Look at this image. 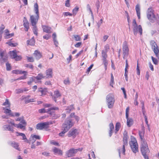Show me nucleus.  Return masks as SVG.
Instances as JSON below:
<instances>
[{
    "label": "nucleus",
    "mask_w": 159,
    "mask_h": 159,
    "mask_svg": "<svg viewBox=\"0 0 159 159\" xmlns=\"http://www.w3.org/2000/svg\"><path fill=\"white\" fill-rule=\"evenodd\" d=\"M45 77V76H44L42 73H40L36 77H35V79H36L38 80H39L44 78Z\"/></svg>",
    "instance_id": "28"
},
{
    "label": "nucleus",
    "mask_w": 159,
    "mask_h": 159,
    "mask_svg": "<svg viewBox=\"0 0 159 159\" xmlns=\"http://www.w3.org/2000/svg\"><path fill=\"white\" fill-rule=\"evenodd\" d=\"M152 49H153L155 48H157L158 47L157 44L155 42H154V43H153L152 44Z\"/></svg>",
    "instance_id": "64"
},
{
    "label": "nucleus",
    "mask_w": 159,
    "mask_h": 159,
    "mask_svg": "<svg viewBox=\"0 0 159 159\" xmlns=\"http://www.w3.org/2000/svg\"><path fill=\"white\" fill-rule=\"evenodd\" d=\"M14 35V33L7 34L5 36L4 38L6 39H8L13 36Z\"/></svg>",
    "instance_id": "46"
},
{
    "label": "nucleus",
    "mask_w": 159,
    "mask_h": 159,
    "mask_svg": "<svg viewBox=\"0 0 159 159\" xmlns=\"http://www.w3.org/2000/svg\"><path fill=\"white\" fill-rule=\"evenodd\" d=\"M132 28L134 35H136L139 32L140 35L142 34V29L140 25H138L136 20L134 19L132 23Z\"/></svg>",
    "instance_id": "6"
},
{
    "label": "nucleus",
    "mask_w": 159,
    "mask_h": 159,
    "mask_svg": "<svg viewBox=\"0 0 159 159\" xmlns=\"http://www.w3.org/2000/svg\"><path fill=\"white\" fill-rule=\"evenodd\" d=\"M35 77H33L30 78L29 81H28V84L30 85L35 80Z\"/></svg>",
    "instance_id": "40"
},
{
    "label": "nucleus",
    "mask_w": 159,
    "mask_h": 159,
    "mask_svg": "<svg viewBox=\"0 0 159 159\" xmlns=\"http://www.w3.org/2000/svg\"><path fill=\"white\" fill-rule=\"evenodd\" d=\"M127 119V125L128 126L130 127L133 124V120L131 118H128Z\"/></svg>",
    "instance_id": "31"
},
{
    "label": "nucleus",
    "mask_w": 159,
    "mask_h": 159,
    "mask_svg": "<svg viewBox=\"0 0 159 159\" xmlns=\"http://www.w3.org/2000/svg\"><path fill=\"white\" fill-rule=\"evenodd\" d=\"M123 139V144L122 145V151L123 153H124L125 151V147L127 146L128 143V136L126 131H125L124 132Z\"/></svg>",
    "instance_id": "11"
},
{
    "label": "nucleus",
    "mask_w": 159,
    "mask_h": 159,
    "mask_svg": "<svg viewBox=\"0 0 159 159\" xmlns=\"http://www.w3.org/2000/svg\"><path fill=\"white\" fill-rule=\"evenodd\" d=\"M3 128L5 130H8L9 131H10L12 132H14V130L13 128H11V126L10 125H5L3 126Z\"/></svg>",
    "instance_id": "23"
},
{
    "label": "nucleus",
    "mask_w": 159,
    "mask_h": 159,
    "mask_svg": "<svg viewBox=\"0 0 159 159\" xmlns=\"http://www.w3.org/2000/svg\"><path fill=\"white\" fill-rule=\"evenodd\" d=\"M75 40L76 41H80L81 40V38L80 37V36L78 35H74Z\"/></svg>",
    "instance_id": "43"
},
{
    "label": "nucleus",
    "mask_w": 159,
    "mask_h": 159,
    "mask_svg": "<svg viewBox=\"0 0 159 159\" xmlns=\"http://www.w3.org/2000/svg\"><path fill=\"white\" fill-rule=\"evenodd\" d=\"M34 11L36 15L35 16L34 15L30 16V20L32 25L34 26L36 25L39 18V7L37 3H36L34 4Z\"/></svg>",
    "instance_id": "3"
},
{
    "label": "nucleus",
    "mask_w": 159,
    "mask_h": 159,
    "mask_svg": "<svg viewBox=\"0 0 159 159\" xmlns=\"http://www.w3.org/2000/svg\"><path fill=\"white\" fill-rule=\"evenodd\" d=\"M93 64H91L90 66L88 68L87 70V73H89L90 70H91V69L93 67Z\"/></svg>",
    "instance_id": "61"
},
{
    "label": "nucleus",
    "mask_w": 159,
    "mask_h": 159,
    "mask_svg": "<svg viewBox=\"0 0 159 159\" xmlns=\"http://www.w3.org/2000/svg\"><path fill=\"white\" fill-rule=\"evenodd\" d=\"M10 144L11 146H12V147L14 148H15L16 150H17L18 151H20V148L18 147H19L18 144L17 143H16L14 142H13L11 143Z\"/></svg>",
    "instance_id": "24"
},
{
    "label": "nucleus",
    "mask_w": 159,
    "mask_h": 159,
    "mask_svg": "<svg viewBox=\"0 0 159 159\" xmlns=\"http://www.w3.org/2000/svg\"><path fill=\"white\" fill-rule=\"evenodd\" d=\"M135 9L137 13L138 18L139 19L140 18V8L139 5H137L135 7Z\"/></svg>",
    "instance_id": "25"
},
{
    "label": "nucleus",
    "mask_w": 159,
    "mask_h": 159,
    "mask_svg": "<svg viewBox=\"0 0 159 159\" xmlns=\"http://www.w3.org/2000/svg\"><path fill=\"white\" fill-rule=\"evenodd\" d=\"M145 134V129L143 127L142 128L141 131L139 132V135L140 139H141V142L145 141L144 139V135Z\"/></svg>",
    "instance_id": "13"
},
{
    "label": "nucleus",
    "mask_w": 159,
    "mask_h": 159,
    "mask_svg": "<svg viewBox=\"0 0 159 159\" xmlns=\"http://www.w3.org/2000/svg\"><path fill=\"white\" fill-rule=\"evenodd\" d=\"M31 137L33 138H34V139H40V137L39 136L37 135H31Z\"/></svg>",
    "instance_id": "51"
},
{
    "label": "nucleus",
    "mask_w": 159,
    "mask_h": 159,
    "mask_svg": "<svg viewBox=\"0 0 159 159\" xmlns=\"http://www.w3.org/2000/svg\"><path fill=\"white\" fill-rule=\"evenodd\" d=\"M51 124V122H50L39 123L36 125V128L37 129L39 130H42L43 129H47L48 128L49 125Z\"/></svg>",
    "instance_id": "10"
},
{
    "label": "nucleus",
    "mask_w": 159,
    "mask_h": 159,
    "mask_svg": "<svg viewBox=\"0 0 159 159\" xmlns=\"http://www.w3.org/2000/svg\"><path fill=\"white\" fill-rule=\"evenodd\" d=\"M121 89L122 90L124 94V98H126V91L125 90V89L124 88H121Z\"/></svg>",
    "instance_id": "57"
},
{
    "label": "nucleus",
    "mask_w": 159,
    "mask_h": 159,
    "mask_svg": "<svg viewBox=\"0 0 159 159\" xmlns=\"http://www.w3.org/2000/svg\"><path fill=\"white\" fill-rule=\"evenodd\" d=\"M129 110V107H127L126 109V118H128V112Z\"/></svg>",
    "instance_id": "58"
},
{
    "label": "nucleus",
    "mask_w": 159,
    "mask_h": 159,
    "mask_svg": "<svg viewBox=\"0 0 159 159\" xmlns=\"http://www.w3.org/2000/svg\"><path fill=\"white\" fill-rule=\"evenodd\" d=\"M16 52V50L10 51V54L11 57V58L15 59L16 61H19L21 59V57L20 56L17 55Z\"/></svg>",
    "instance_id": "12"
},
{
    "label": "nucleus",
    "mask_w": 159,
    "mask_h": 159,
    "mask_svg": "<svg viewBox=\"0 0 159 159\" xmlns=\"http://www.w3.org/2000/svg\"><path fill=\"white\" fill-rule=\"evenodd\" d=\"M58 108L56 107H52L50 109H49L48 111V113L50 114L52 116V117L53 118H56L54 116V115L55 114H54V111H52L51 110H58Z\"/></svg>",
    "instance_id": "16"
},
{
    "label": "nucleus",
    "mask_w": 159,
    "mask_h": 159,
    "mask_svg": "<svg viewBox=\"0 0 159 159\" xmlns=\"http://www.w3.org/2000/svg\"><path fill=\"white\" fill-rule=\"evenodd\" d=\"M24 24L23 25L24 27L25 28V30L26 31H28V30L29 28V23L28 21L26 19L25 17H24V20H23Z\"/></svg>",
    "instance_id": "19"
},
{
    "label": "nucleus",
    "mask_w": 159,
    "mask_h": 159,
    "mask_svg": "<svg viewBox=\"0 0 159 159\" xmlns=\"http://www.w3.org/2000/svg\"><path fill=\"white\" fill-rule=\"evenodd\" d=\"M82 150V148L77 149L71 148L66 152V155L68 157H71L74 156L78 151H81Z\"/></svg>",
    "instance_id": "9"
},
{
    "label": "nucleus",
    "mask_w": 159,
    "mask_h": 159,
    "mask_svg": "<svg viewBox=\"0 0 159 159\" xmlns=\"http://www.w3.org/2000/svg\"><path fill=\"white\" fill-rule=\"evenodd\" d=\"M3 109L4 110V112L6 114H9V115L10 116V114L12 113L11 110L5 108H3Z\"/></svg>",
    "instance_id": "35"
},
{
    "label": "nucleus",
    "mask_w": 159,
    "mask_h": 159,
    "mask_svg": "<svg viewBox=\"0 0 159 159\" xmlns=\"http://www.w3.org/2000/svg\"><path fill=\"white\" fill-rule=\"evenodd\" d=\"M109 45L108 44H106L104 47V50L103 51H105V52H107L109 49Z\"/></svg>",
    "instance_id": "54"
},
{
    "label": "nucleus",
    "mask_w": 159,
    "mask_h": 159,
    "mask_svg": "<svg viewBox=\"0 0 159 159\" xmlns=\"http://www.w3.org/2000/svg\"><path fill=\"white\" fill-rule=\"evenodd\" d=\"M120 124L119 122H117L116 123L115 126V132L116 134L118 131L120 129Z\"/></svg>",
    "instance_id": "30"
},
{
    "label": "nucleus",
    "mask_w": 159,
    "mask_h": 159,
    "mask_svg": "<svg viewBox=\"0 0 159 159\" xmlns=\"http://www.w3.org/2000/svg\"><path fill=\"white\" fill-rule=\"evenodd\" d=\"M103 20L102 19L100 20L97 23V26L98 28H99L100 27L101 25V24L102 23Z\"/></svg>",
    "instance_id": "52"
},
{
    "label": "nucleus",
    "mask_w": 159,
    "mask_h": 159,
    "mask_svg": "<svg viewBox=\"0 0 159 159\" xmlns=\"http://www.w3.org/2000/svg\"><path fill=\"white\" fill-rule=\"evenodd\" d=\"M50 143L52 144H53V145L57 146H59V144L58 143L56 142V141L54 140H52L50 142Z\"/></svg>",
    "instance_id": "44"
},
{
    "label": "nucleus",
    "mask_w": 159,
    "mask_h": 159,
    "mask_svg": "<svg viewBox=\"0 0 159 159\" xmlns=\"http://www.w3.org/2000/svg\"><path fill=\"white\" fill-rule=\"evenodd\" d=\"M6 55V52L5 51H2V50L0 49V56L1 57H3Z\"/></svg>",
    "instance_id": "45"
},
{
    "label": "nucleus",
    "mask_w": 159,
    "mask_h": 159,
    "mask_svg": "<svg viewBox=\"0 0 159 159\" xmlns=\"http://www.w3.org/2000/svg\"><path fill=\"white\" fill-rule=\"evenodd\" d=\"M27 59L28 61L33 62L34 61V59L32 57H27Z\"/></svg>",
    "instance_id": "55"
},
{
    "label": "nucleus",
    "mask_w": 159,
    "mask_h": 159,
    "mask_svg": "<svg viewBox=\"0 0 159 159\" xmlns=\"http://www.w3.org/2000/svg\"><path fill=\"white\" fill-rule=\"evenodd\" d=\"M74 108L73 105H71L69 107H68V109L69 110V111H67V113H69L71 111L74 110Z\"/></svg>",
    "instance_id": "42"
},
{
    "label": "nucleus",
    "mask_w": 159,
    "mask_h": 159,
    "mask_svg": "<svg viewBox=\"0 0 159 159\" xmlns=\"http://www.w3.org/2000/svg\"><path fill=\"white\" fill-rule=\"evenodd\" d=\"M21 124H22L23 125H24L25 126H26V123L24 119V117H23L22 118V120L20 121V123Z\"/></svg>",
    "instance_id": "53"
},
{
    "label": "nucleus",
    "mask_w": 159,
    "mask_h": 159,
    "mask_svg": "<svg viewBox=\"0 0 159 159\" xmlns=\"http://www.w3.org/2000/svg\"><path fill=\"white\" fill-rule=\"evenodd\" d=\"M106 101L109 108H112L115 102L114 97L113 95L111 94H109L106 97Z\"/></svg>",
    "instance_id": "7"
},
{
    "label": "nucleus",
    "mask_w": 159,
    "mask_h": 159,
    "mask_svg": "<svg viewBox=\"0 0 159 159\" xmlns=\"http://www.w3.org/2000/svg\"><path fill=\"white\" fill-rule=\"evenodd\" d=\"M63 14L65 16H71L72 14L70 13L69 12H65L63 13Z\"/></svg>",
    "instance_id": "60"
},
{
    "label": "nucleus",
    "mask_w": 159,
    "mask_h": 159,
    "mask_svg": "<svg viewBox=\"0 0 159 159\" xmlns=\"http://www.w3.org/2000/svg\"><path fill=\"white\" fill-rule=\"evenodd\" d=\"M42 28L44 32L47 33H50L51 32V28L47 25H43Z\"/></svg>",
    "instance_id": "22"
},
{
    "label": "nucleus",
    "mask_w": 159,
    "mask_h": 159,
    "mask_svg": "<svg viewBox=\"0 0 159 159\" xmlns=\"http://www.w3.org/2000/svg\"><path fill=\"white\" fill-rule=\"evenodd\" d=\"M35 40L34 38H32L30 40L27 41V44L30 45H34L35 44Z\"/></svg>",
    "instance_id": "29"
},
{
    "label": "nucleus",
    "mask_w": 159,
    "mask_h": 159,
    "mask_svg": "<svg viewBox=\"0 0 159 159\" xmlns=\"http://www.w3.org/2000/svg\"><path fill=\"white\" fill-rule=\"evenodd\" d=\"M20 115V114L18 112H15V113H12V112L10 114V116L14 117V116H16L18 117Z\"/></svg>",
    "instance_id": "38"
},
{
    "label": "nucleus",
    "mask_w": 159,
    "mask_h": 159,
    "mask_svg": "<svg viewBox=\"0 0 159 159\" xmlns=\"http://www.w3.org/2000/svg\"><path fill=\"white\" fill-rule=\"evenodd\" d=\"M34 56L37 60L39 59L42 56V55L40 52L35 50L34 53Z\"/></svg>",
    "instance_id": "21"
},
{
    "label": "nucleus",
    "mask_w": 159,
    "mask_h": 159,
    "mask_svg": "<svg viewBox=\"0 0 159 159\" xmlns=\"http://www.w3.org/2000/svg\"><path fill=\"white\" fill-rule=\"evenodd\" d=\"M26 126L23 125L20 123H19L18 124H16V127L17 128H20L21 129H25Z\"/></svg>",
    "instance_id": "34"
},
{
    "label": "nucleus",
    "mask_w": 159,
    "mask_h": 159,
    "mask_svg": "<svg viewBox=\"0 0 159 159\" xmlns=\"http://www.w3.org/2000/svg\"><path fill=\"white\" fill-rule=\"evenodd\" d=\"M152 61L153 63L157 65V64L158 61L156 59L154 58L152 56Z\"/></svg>",
    "instance_id": "50"
},
{
    "label": "nucleus",
    "mask_w": 159,
    "mask_h": 159,
    "mask_svg": "<svg viewBox=\"0 0 159 159\" xmlns=\"http://www.w3.org/2000/svg\"><path fill=\"white\" fill-rule=\"evenodd\" d=\"M64 83L65 84H70V81L68 79H66L64 80Z\"/></svg>",
    "instance_id": "63"
},
{
    "label": "nucleus",
    "mask_w": 159,
    "mask_h": 159,
    "mask_svg": "<svg viewBox=\"0 0 159 159\" xmlns=\"http://www.w3.org/2000/svg\"><path fill=\"white\" fill-rule=\"evenodd\" d=\"M61 96V94L58 90H56L54 92V96L53 97V98L55 102H56V98H58Z\"/></svg>",
    "instance_id": "20"
},
{
    "label": "nucleus",
    "mask_w": 159,
    "mask_h": 159,
    "mask_svg": "<svg viewBox=\"0 0 159 159\" xmlns=\"http://www.w3.org/2000/svg\"><path fill=\"white\" fill-rule=\"evenodd\" d=\"M34 102V99H25V103H28L30 102Z\"/></svg>",
    "instance_id": "47"
},
{
    "label": "nucleus",
    "mask_w": 159,
    "mask_h": 159,
    "mask_svg": "<svg viewBox=\"0 0 159 159\" xmlns=\"http://www.w3.org/2000/svg\"><path fill=\"white\" fill-rule=\"evenodd\" d=\"M27 91H28V89L25 88L22 89H20L16 90V93L18 94L22 93L23 92Z\"/></svg>",
    "instance_id": "27"
},
{
    "label": "nucleus",
    "mask_w": 159,
    "mask_h": 159,
    "mask_svg": "<svg viewBox=\"0 0 159 159\" xmlns=\"http://www.w3.org/2000/svg\"><path fill=\"white\" fill-rule=\"evenodd\" d=\"M5 29V26L3 25H2L0 27V33H2V34L3 30Z\"/></svg>",
    "instance_id": "62"
},
{
    "label": "nucleus",
    "mask_w": 159,
    "mask_h": 159,
    "mask_svg": "<svg viewBox=\"0 0 159 159\" xmlns=\"http://www.w3.org/2000/svg\"><path fill=\"white\" fill-rule=\"evenodd\" d=\"M147 17L152 22L157 21L158 23L159 22V14H155L153 10L151 7L149 8L147 11Z\"/></svg>",
    "instance_id": "1"
},
{
    "label": "nucleus",
    "mask_w": 159,
    "mask_h": 159,
    "mask_svg": "<svg viewBox=\"0 0 159 159\" xmlns=\"http://www.w3.org/2000/svg\"><path fill=\"white\" fill-rule=\"evenodd\" d=\"M131 140L129 143L133 152L136 153L138 152V145L135 138L133 136H131Z\"/></svg>",
    "instance_id": "5"
},
{
    "label": "nucleus",
    "mask_w": 159,
    "mask_h": 159,
    "mask_svg": "<svg viewBox=\"0 0 159 159\" xmlns=\"http://www.w3.org/2000/svg\"><path fill=\"white\" fill-rule=\"evenodd\" d=\"M6 69L7 70H10L11 69V66L10 64L7 62L6 63Z\"/></svg>",
    "instance_id": "49"
},
{
    "label": "nucleus",
    "mask_w": 159,
    "mask_h": 159,
    "mask_svg": "<svg viewBox=\"0 0 159 159\" xmlns=\"http://www.w3.org/2000/svg\"><path fill=\"white\" fill-rule=\"evenodd\" d=\"M2 105L3 106H6V107L10 108V103L8 100V99H6L5 102L3 103Z\"/></svg>",
    "instance_id": "32"
},
{
    "label": "nucleus",
    "mask_w": 159,
    "mask_h": 159,
    "mask_svg": "<svg viewBox=\"0 0 159 159\" xmlns=\"http://www.w3.org/2000/svg\"><path fill=\"white\" fill-rule=\"evenodd\" d=\"M33 26V27L32 29H33V33L34 34H35L36 36H37V34H38V32H37L38 29H37V26L36 25H35L34 26Z\"/></svg>",
    "instance_id": "36"
},
{
    "label": "nucleus",
    "mask_w": 159,
    "mask_h": 159,
    "mask_svg": "<svg viewBox=\"0 0 159 159\" xmlns=\"http://www.w3.org/2000/svg\"><path fill=\"white\" fill-rule=\"evenodd\" d=\"M141 151L145 159H149L147 153L150 152L147 143L146 141L141 142Z\"/></svg>",
    "instance_id": "4"
},
{
    "label": "nucleus",
    "mask_w": 159,
    "mask_h": 159,
    "mask_svg": "<svg viewBox=\"0 0 159 159\" xmlns=\"http://www.w3.org/2000/svg\"><path fill=\"white\" fill-rule=\"evenodd\" d=\"M123 58L125 59L126 58L129 54V49L128 45L127 42L125 41L123 44L122 46Z\"/></svg>",
    "instance_id": "8"
},
{
    "label": "nucleus",
    "mask_w": 159,
    "mask_h": 159,
    "mask_svg": "<svg viewBox=\"0 0 159 159\" xmlns=\"http://www.w3.org/2000/svg\"><path fill=\"white\" fill-rule=\"evenodd\" d=\"M7 55L3 56V57H0V61L2 63H3L6 61L7 60Z\"/></svg>",
    "instance_id": "33"
},
{
    "label": "nucleus",
    "mask_w": 159,
    "mask_h": 159,
    "mask_svg": "<svg viewBox=\"0 0 159 159\" xmlns=\"http://www.w3.org/2000/svg\"><path fill=\"white\" fill-rule=\"evenodd\" d=\"M25 66L26 67L30 68L31 69H33V66L31 64H26L25 65Z\"/></svg>",
    "instance_id": "59"
},
{
    "label": "nucleus",
    "mask_w": 159,
    "mask_h": 159,
    "mask_svg": "<svg viewBox=\"0 0 159 159\" xmlns=\"http://www.w3.org/2000/svg\"><path fill=\"white\" fill-rule=\"evenodd\" d=\"M102 61L104 65H108V62L107 58H102Z\"/></svg>",
    "instance_id": "56"
},
{
    "label": "nucleus",
    "mask_w": 159,
    "mask_h": 159,
    "mask_svg": "<svg viewBox=\"0 0 159 159\" xmlns=\"http://www.w3.org/2000/svg\"><path fill=\"white\" fill-rule=\"evenodd\" d=\"M12 73L13 74H24L25 73H27V71H22L21 70H15L12 71Z\"/></svg>",
    "instance_id": "26"
},
{
    "label": "nucleus",
    "mask_w": 159,
    "mask_h": 159,
    "mask_svg": "<svg viewBox=\"0 0 159 159\" xmlns=\"http://www.w3.org/2000/svg\"><path fill=\"white\" fill-rule=\"evenodd\" d=\"M118 151L119 152V154L120 157V154H122L123 155H125V153H123L122 151V147L121 148H119L118 149Z\"/></svg>",
    "instance_id": "41"
},
{
    "label": "nucleus",
    "mask_w": 159,
    "mask_h": 159,
    "mask_svg": "<svg viewBox=\"0 0 159 159\" xmlns=\"http://www.w3.org/2000/svg\"><path fill=\"white\" fill-rule=\"evenodd\" d=\"M52 150L53 152H54V154H59L62 155V152L60 149H58L55 147H54Z\"/></svg>",
    "instance_id": "17"
},
{
    "label": "nucleus",
    "mask_w": 159,
    "mask_h": 159,
    "mask_svg": "<svg viewBox=\"0 0 159 159\" xmlns=\"http://www.w3.org/2000/svg\"><path fill=\"white\" fill-rule=\"evenodd\" d=\"M45 74L47 78H52V69L50 68L47 69L46 70Z\"/></svg>",
    "instance_id": "15"
},
{
    "label": "nucleus",
    "mask_w": 159,
    "mask_h": 159,
    "mask_svg": "<svg viewBox=\"0 0 159 159\" xmlns=\"http://www.w3.org/2000/svg\"><path fill=\"white\" fill-rule=\"evenodd\" d=\"M27 73H25L24 74V75L23 76H21L19 78H18L17 79H16V80H24L26 78V76L27 75Z\"/></svg>",
    "instance_id": "39"
},
{
    "label": "nucleus",
    "mask_w": 159,
    "mask_h": 159,
    "mask_svg": "<svg viewBox=\"0 0 159 159\" xmlns=\"http://www.w3.org/2000/svg\"><path fill=\"white\" fill-rule=\"evenodd\" d=\"M72 119L70 118H67L62 125V131L59 134V135L63 136L64 134L73 125Z\"/></svg>",
    "instance_id": "2"
},
{
    "label": "nucleus",
    "mask_w": 159,
    "mask_h": 159,
    "mask_svg": "<svg viewBox=\"0 0 159 159\" xmlns=\"http://www.w3.org/2000/svg\"><path fill=\"white\" fill-rule=\"evenodd\" d=\"M109 135L111 137L113 132L114 129V126L112 123H110L109 125Z\"/></svg>",
    "instance_id": "18"
},
{
    "label": "nucleus",
    "mask_w": 159,
    "mask_h": 159,
    "mask_svg": "<svg viewBox=\"0 0 159 159\" xmlns=\"http://www.w3.org/2000/svg\"><path fill=\"white\" fill-rule=\"evenodd\" d=\"M79 8L77 7H76L73 10V12L74 14L75 15L78 11Z\"/></svg>",
    "instance_id": "48"
},
{
    "label": "nucleus",
    "mask_w": 159,
    "mask_h": 159,
    "mask_svg": "<svg viewBox=\"0 0 159 159\" xmlns=\"http://www.w3.org/2000/svg\"><path fill=\"white\" fill-rule=\"evenodd\" d=\"M77 134V130L76 129H72L68 133V136L69 137L72 136L75 138Z\"/></svg>",
    "instance_id": "14"
},
{
    "label": "nucleus",
    "mask_w": 159,
    "mask_h": 159,
    "mask_svg": "<svg viewBox=\"0 0 159 159\" xmlns=\"http://www.w3.org/2000/svg\"><path fill=\"white\" fill-rule=\"evenodd\" d=\"M107 52H105V51H102V58H107Z\"/></svg>",
    "instance_id": "37"
}]
</instances>
